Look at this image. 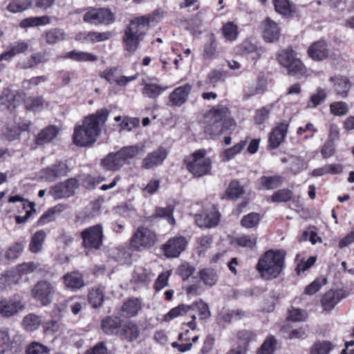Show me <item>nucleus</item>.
Here are the masks:
<instances>
[{
	"instance_id": "nucleus-1",
	"label": "nucleus",
	"mask_w": 354,
	"mask_h": 354,
	"mask_svg": "<svg viewBox=\"0 0 354 354\" xmlns=\"http://www.w3.org/2000/svg\"><path fill=\"white\" fill-rule=\"evenodd\" d=\"M109 114V112L106 109H102L85 118L83 124L74 129V144L80 147H86L93 144L101 132V127L107 120Z\"/></svg>"
},
{
	"instance_id": "nucleus-2",
	"label": "nucleus",
	"mask_w": 354,
	"mask_h": 354,
	"mask_svg": "<svg viewBox=\"0 0 354 354\" xmlns=\"http://www.w3.org/2000/svg\"><path fill=\"white\" fill-rule=\"evenodd\" d=\"M235 126L236 122L230 116L228 108L223 105L214 106L204 117V131L212 138L226 131L233 130Z\"/></svg>"
},
{
	"instance_id": "nucleus-3",
	"label": "nucleus",
	"mask_w": 354,
	"mask_h": 354,
	"mask_svg": "<svg viewBox=\"0 0 354 354\" xmlns=\"http://www.w3.org/2000/svg\"><path fill=\"white\" fill-rule=\"evenodd\" d=\"M196 313H198L200 319H207L211 316L208 304L202 299H199L194 301L190 305L180 304L173 308L165 316V320L168 322L179 316L189 317L191 320L184 322L183 325L187 326L191 330H194L197 326L196 322Z\"/></svg>"
},
{
	"instance_id": "nucleus-4",
	"label": "nucleus",
	"mask_w": 354,
	"mask_h": 354,
	"mask_svg": "<svg viewBox=\"0 0 354 354\" xmlns=\"http://www.w3.org/2000/svg\"><path fill=\"white\" fill-rule=\"evenodd\" d=\"M285 256L283 250H269L259 258L256 268L263 278L276 279L283 270Z\"/></svg>"
},
{
	"instance_id": "nucleus-5",
	"label": "nucleus",
	"mask_w": 354,
	"mask_h": 354,
	"mask_svg": "<svg viewBox=\"0 0 354 354\" xmlns=\"http://www.w3.org/2000/svg\"><path fill=\"white\" fill-rule=\"evenodd\" d=\"M149 19L140 17L132 19L124 30L122 36L123 48L130 54H133L138 48L148 30Z\"/></svg>"
},
{
	"instance_id": "nucleus-6",
	"label": "nucleus",
	"mask_w": 354,
	"mask_h": 354,
	"mask_svg": "<svg viewBox=\"0 0 354 354\" xmlns=\"http://www.w3.org/2000/svg\"><path fill=\"white\" fill-rule=\"evenodd\" d=\"M186 168L195 177H201L207 174L211 169L212 162L206 157V150L200 149L184 160Z\"/></svg>"
},
{
	"instance_id": "nucleus-7",
	"label": "nucleus",
	"mask_w": 354,
	"mask_h": 354,
	"mask_svg": "<svg viewBox=\"0 0 354 354\" xmlns=\"http://www.w3.org/2000/svg\"><path fill=\"white\" fill-rule=\"evenodd\" d=\"M158 241L156 232L145 227H138L131 239V247L136 250H142L153 247Z\"/></svg>"
},
{
	"instance_id": "nucleus-8",
	"label": "nucleus",
	"mask_w": 354,
	"mask_h": 354,
	"mask_svg": "<svg viewBox=\"0 0 354 354\" xmlns=\"http://www.w3.org/2000/svg\"><path fill=\"white\" fill-rule=\"evenodd\" d=\"M114 19V15L110 10L93 7L86 9L83 17L84 22L94 26L109 25Z\"/></svg>"
},
{
	"instance_id": "nucleus-9",
	"label": "nucleus",
	"mask_w": 354,
	"mask_h": 354,
	"mask_svg": "<svg viewBox=\"0 0 354 354\" xmlns=\"http://www.w3.org/2000/svg\"><path fill=\"white\" fill-rule=\"evenodd\" d=\"M70 169L66 161H56L55 163L42 169L39 174V178L46 182H53L58 178L66 176Z\"/></svg>"
},
{
	"instance_id": "nucleus-10",
	"label": "nucleus",
	"mask_w": 354,
	"mask_h": 354,
	"mask_svg": "<svg viewBox=\"0 0 354 354\" xmlns=\"http://www.w3.org/2000/svg\"><path fill=\"white\" fill-rule=\"evenodd\" d=\"M83 245L86 248L99 249L102 245L103 227L97 224L89 227L81 232Z\"/></svg>"
},
{
	"instance_id": "nucleus-11",
	"label": "nucleus",
	"mask_w": 354,
	"mask_h": 354,
	"mask_svg": "<svg viewBox=\"0 0 354 354\" xmlns=\"http://www.w3.org/2000/svg\"><path fill=\"white\" fill-rule=\"evenodd\" d=\"M55 288L50 282L41 280L37 282L32 290V297L42 306H48L53 301Z\"/></svg>"
},
{
	"instance_id": "nucleus-12",
	"label": "nucleus",
	"mask_w": 354,
	"mask_h": 354,
	"mask_svg": "<svg viewBox=\"0 0 354 354\" xmlns=\"http://www.w3.org/2000/svg\"><path fill=\"white\" fill-rule=\"evenodd\" d=\"M187 239L181 235L168 239L162 246L161 250L167 258H176L185 250Z\"/></svg>"
},
{
	"instance_id": "nucleus-13",
	"label": "nucleus",
	"mask_w": 354,
	"mask_h": 354,
	"mask_svg": "<svg viewBox=\"0 0 354 354\" xmlns=\"http://www.w3.org/2000/svg\"><path fill=\"white\" fill-rule=\"evenodd\" d=\"M23 342L22 335L17 331L10 333L8 328L0 329V354H5Z\"/></svg>"
},
{
	"instance_id": "nucleus-14",
	"label": "nucleus",
	"mask_w": 354,
	"mask_h": 354,
	"mask_svg": "<svg viewBox=\"0 0 354 354\" xmlns=\"http://www.w3.org/2000/svg\"><path fill=\"white\" fill-rule=\"evenodd\" d=\"M77 186L78 184L75 179L69 178L53 186L49 194L55 199L69 198L75 194Z\"/></svg>"
},
{
	"instance_id": "nucleus-15",
	"label": "nucleus",
	"mask_w": 354,
	"mask_h": 354,
	"mask_svg": "<svg viewBox=\"0 0 354 354\" xmlns=\"http://www.w3.org/2000/svg\"><path fill=\"white\" fill-rule=\"evenodd\" d=\"M169 151L165 147L160 146L143 158L141 166L145 169H153L163 163Z\"/></svg>"
},
{
	"instance_id": "nucleus-16",
	"label": "nucleus",
	"mask_w": 354,
	"mask_h": 354,
	"mask_svg": "<svg viewBox=\"0 0 354 354\" xmlns=\"http://www.w3.org/2000/svg\"><path fill=\"white\" fill-rule=\"evenodd\" d=\"M291 120H284L277 124L269 136V147L271 149L277 148L285 140Z\"/></svg>"
},
{
	"instance_id": "nucleus-17",
	"label": "nucleus",
	"mask_w": 354,
	"mask_h": 354,
	"mask_svg": "<svg viewBox=\"0 0 354 354\" xmlns=\"http://www.w3.org/2000/svg\"><path fill=\"white\" fill-rule=\"evenodd\" d=\"M192 89V86L188 83L176 88L169 94L167 104L169 106H181L187 101Z\"/></svg>"
},
{
	"instance_id": "nucleus-18",
	"label": "nucleus",
	"mask_w": 354,
	"mask_h": 354,
	"mask_svg": "<svg viewBox=\"0 0 354 354\" xmlns=\"http://www.w3.org/2000/svg\"><path fill=\"white\" fill-rule=\"evenodd\" d=\"M221 214L215 207L196 216V223L200 227L211 228L216 226L220 221Z\"/></svg>"
},
{
	"instance_id": "nucleus-19",
	"label": "nucleus",
	"mask_w": 354,
	"mask_h": 354,
	"mask_svg": "<svg viewBox=\"0 0 354 354\" xmlns=\"http://www.w3.org/2000/svg\"><path fill=\"white\" fill-rule=\"evenodd\" d=\"M346 297V291L342 289L328 291L321 300L323 309L324 310H332L342 299Z\"/></svg>"
},
{
	"instance_id": "nucleus-20",
	"label": "nucleus",
	"mask_w": 354,
	"mask_h": 354,
	"mask_svg": "<svg viewBox=\"0 0 354 354\" xmlns=\"http://www.w3.org/2000/svg\"><path fill=\"white\" fill-rule=\"evenodd\" d=\"M113 34L110 31L104 32L88 31L79 32L75 36V39L83 43H95L108 40L111 38Z\"/></svg>"
},
{
	"instance_id": "nucleus-21",
	"label": "nucleus",
	"mask_w": 354,
	"mask_h": 354,
	"mask_svg": "<svg viewBox=\"0 0 354 354\" xmlns=\"http://www.w3.org/2000/svg\"><path fill=\"white\" fill-rule=\"evenodd\" d=\"M24 305L20 301L15 299H4L0 301V315L10 317L21 311Z\"/></svg>"
},
{
	"instance_id": "nucleus-22",
	"label": "nucleus",
	"mask_w": 354,
	"mask_h": 354,
	"mask_svg": "<svg viewBox=\"0 0 354 354\" xmlns=\"http://www.w3.org/2000/svg\"><path fill=\"white\" fill-rule=\"evenodd\" d=\"M124 165V159L118 151L111 152L101 160V166L107 171H118Z\"/></svg>"
},
{
	"instance_id": "nucleus-23",
	"label": "nucleus",
	"mask_w": 354,
	"mask_h": 354,
	"mask_svg": "<svg viewBox=\"0 0 354 354\" xmlns=\"http://www.w3.org/2000/svg\"><path fill=\"white\" fill-rule=\"evenodd\" d=\"M239 346L232 348L227 354H245L250 342L254 338V335L249 330H241L237 333Z\"/></svg>"
},
{
	"instance_id": "nucleus-24",
	"label": "nucleus",
	"mask_w": 354,
	"mask_h": 354,
	"mask_svg": "<svg viewBox=\"0 0 354 354\" xmlns=\"http://www.w3.org/2000/svg\"><path fill=\"white\" fill-rule=\"evenodd\" d=\"M308 53L313 59L322 61L328 57L329 52L326 41H318L309 47Z\"/></svg>"
},
{
	"instance_id": "nucleus-25",
	"label": "nucleus",
	"mask_w": 354,
	"mask_h": 354,
	"mask_svg": "<svg viewBox=\"0 0 354 354\" xmlns=\"http://www.w3.org/2000/svg\"><path fill=\"white\" fill-rule=\"evenodd\" d=\"M121 319L118 317L109 316L102 319L101 327L107 335H117L119 336L122 326Z\"/></svg>"
},
{
	"instance_id": "nucleus-26",
	"label": "nucleus",
	"mask_w": 354,
	"mask_h": 354,
	"mask_svg": "<svg viewBox=\"0 0 354 354\" xmlns=\"http://www.w3.org/2000/svg\"><path fill=\"white\" fill-rule=\"evenodd\" d=\"M281 161L289 165V170L294 175H297L302 171L306 170L308 166V162L303 158L297 156L283 158Z\"/></svg>"
},
{
	"instance_id": "nucleus-27",
	"label": "nucleus",
	"mask_w": 354,
	"mask_h": 354,
	"mask_svg": "<svg viewBox=\"0 0 354 354\" xmlns=\"http://www.w3.org/2000/svg\"><path fill=\"white\" fill-rule=\"evenodd\" d=\"M62 58L68 59L78 62H94L97 60V56L85 51L73 50L64 53Z\"/></svg>"
},
{
	"instance_id": "nucleus-28",
	"label": "nucleus",
	"mask_w": 354,
	"mask_h": 354,
	"mask_svg": "<svg viewBox=\"0 0 354 354\" xmlns=\"http://www.w3.org/2000/svg\"><path fill=\"white\" fill-rule=\"evenodd\" d=\"M280 35V28L277 23L268 18L264 22L263 36L268 42L277 41Z\"/></svg>"
},
{
	"instance_id": "nucleus-29",
	"label": "nucleus",
	"mask_w": 354,
	"mask_h": 354,
	"mask_svg": "<svg viewBox=\"0 0 354 354\" xmlns=\"http://www.w3.org/2000/svg\"><path fill=\"white\" fill-rule=\"evenodd\" d=\"M63 280L65 286L72 290L80 289L85 285L82 275L78 272L64 274Z\"/></svg>"
},
{
	"instance_id": "nucleus-30",
	"label": "nucleus",
	"mask_w": 354,
	"mask_h": 354,
	"mask_svg": "<svg viewBox=\"0 0 354 354\" xmlns=\"http://www.w3.org/2000/svg\"><path fill=\"white\" fill-rule=\"evenodd\" d=\"M241 53L243 55L248 56L254 61H257L263 53L261 47L250 40L244 41L241 45Z\"/></svg>"
},
{
	"instance_id": "nucleus-31",
	"label": "nucleus",
	"mask_w": 354,
	"mask_h": 354,
	"mask_svg": "<svg viewBox=\"0 0 354 354\" xmlns=\"http://www.w3.org/2000/svg\"><path fill=\"white\" fill-rule=\"evenodd\" d=\"M59 128L55 125H49L42 129L37 136L35 143L43 145L53 140L59 133Z\"/></svg>"
},
{
	"instance_id": "nucleus-32",
	"label": "nucleus",
	"mask_w": 354,
	"mask_h": 354,
	"mask_svg": "<svg viewBox=\"0 0 354 354\" xmlns=\"http://www.w3.org/2000/svg\"><path fill=\"white\" fill-rule=\"evenodd\" d=\"M330 80L334 82V89L337 95L346 97L351 88V83L346 77H330Z\"/></svg>"
},
{
	"instance_id": "nucleus-33",
	"label": "nucleus",
	"mask_w": 354,
	"mask_h": 354,
	"mask_svg": "<svg viewBox=\"0 0 354 354\" xmlns=\"http://www.w3.org/2000/svg\"><path fill=\"white\" fill-rule=\"evenodd\" d=\"M29 123H19L17 126L8 125L2 129V133L5 138L8 140H15L17 139L21 131L28 129Z\"/></svg>"
},
{
	"instance_id": "nucleus-34",
	"label": "nucleus",
	"mask_w": 354,
	"mask_h": 354,
	"mask_svg": "<svg viewBox=\"0 0 354 354\" xmlns=\"http://www.w3.org/2000/svg\"><path fill=\"white\" fill-rule=\"evenodd\" d=\"M284 181V178L281 176H263L259 182L261 188L270 190L280 187Z\"/></svg>"
},
{
	"instance_id": "nucleus-35",
	"label": "nucleus",
	"mask_w": 354,
	"mask_h": 354,
	"mask_svg": "<svg viewBox=\"0 0 354 354\" xmlns=\"http://www.w3.org/2000/svg\"><path fill=\"white\" fill-rule=\"evenodd\" d=\"M276 12L284 17H291L295 12V6L288 0H274Z\"/></svg>"
},
{
	"instance_id": "nucleus-36",
	"label": "nucleus",
	"mask_w": 354,
	"mask_h": 354,
	"mask_svg": "<svg viewBox=\"0 0 354 354\" xmlns=\"http://www.w3.org/2000/svg\"><path fill=\"white\" fill-rule=\"evenodd\" d=\"M46 238V232L41 230L36 232L31 237L29 250L32 253H38L42 250L43 244Z\"/></svg>"
},
{
	"instance_id": "nucleus-37",
	"label": "nucleus",
	"mask_w": 354,
	"mask_h": 354,
	"mask_svg": "<svg viewBox=\"0 0 354 354\" xmlns=\"http://www.w3.org/2000/svg\"><path fill=\"white\" fill-rule=\"evenodd\" d=\"M169 87L153 83H146L142 89V94L149 98L155 99Z\"/></svg>"
},
{
	"instance_id": "nucleus-38",
	"label": "nucleus",
	"mask_w": 354,
	"mask_h": 354,
	"mask_svg": "<svg viewBox=\"0 0 354 354\" xmlns=\"http://www.w3.org/2000/svg\"><path fill=\"white\" fill-rule=\"evenodd\" d=\"M26 245L24 238L20 239L12 244L6 250L5 257L8 260H15L17 259L22 253Z\"/></svg>"
},
{
	"instance_id": "nucleus-39",
	"label": "nucleus",
	"mask_w": 354,
	"mask_h": 354,
	"mask_svg": "<svg viewBox=\"0 0 354 354\" xmlns=\"http://www.w3.org/2000/svg\"><path fill=\"white\" fill-rule=\"evenodd\" d=\"M139 335V330L136 324L133 322H128L122 326L119 336L132 342L137 339Z\"/></svg>"
},
{
	"instance_id": "nucleus-40",
	"label": "nucleus",
	"mask_w": 354,
	"mask_h": 354,
	"mask_svg": "<svg viewBox=\"0 0 354 354\" xmlns=\"http://www.w3.org/2000/svg\"><path fill=\"white\" fill-rule=\"evenodd\" d=\"M104 290L102 286H99L90 290L88 301L93 308H97L102 306L104 299Z\"/></svg>"
},
{
	"instance_id": "nucleus-41",
	"label": "nucleus",
	"mask_w": 354,
	"mask_h": 354,
	"mask_svg": "<svg viewBox=\"0 0 354 354\" xmlns=\"http://www.w3.org/2000/svg\"><path fill=\"white\" fill-rule=\"evenodd\" d=\"M174 207L172 205H168L165 207H158L156 209L154 214L151 216L153 219L160 218L165 219L168 223L174 225L176 223L173 216Z\"/></svg>"
},
{
	"instance_id": "nucleus-42",
	"label": "nucleus",
	"mask_w": 354,
	"mask_h": 354,
	"mask_svg": "<svg viewBox=\"0 0 354 354\" xmlns=\"http://www.w3.org/2000/svg\"><path fill=\"white\" fill-rule=\"evenodd\" d=\"M50 23V19L48 16L30 17L24 19L21 21L19 26L22 28L45 26Z\"/></svg>"
},
{
	"instance_id": "nucleus-43",
	"label": "nucleus",
	"mask_w": 354,
	"mask_h": 354,
	"mask_svg": "<svg viewBox=\"0 0 354 354\" xmlns=\"http://www.w3.org/2000/svg\"><path fill=\"white\" fill-rule=\"evenodd\" d=\"M221 31L227 41H234L238 38L239 28L233 21H227L223 24Z\"/></svg>"
},
{
	"instance_id": "nucleus-44",
	"label": "nucleus",
	"mask_w": 354,
	"mask_h": 354,
	"mask_svg": "<svg viewBox=\"0 0 354 354\" xmlns=\"http://www.w3.org/2000/svg\"><path fill=\"white\" fill-rule=\"evenodd\" d=\"M41 317L32 313L25 316L22 321V325L24 329L28 332H32L37 330L41 325Z\"/></svg>"
},
{
	"instance_id": "nucleus-45",
	"label": "nucleus",
	"mask_w": 354,
	"mask_h": 354,
	"mask_svg": "<svg viewBox=\"0 0 354 354\" xmlns=\"http://www.w3.org/2000/svg\"><path fill=\"white\" fill-rule=\"evenodd\" d=\"M100 211V205L97 202L90 203L84 210L77 215V219L85 222L91 218L94 217Z\"/></svg>"
},
{
	"instance_id": "nucleus-46",
	"label": "nucleus",
	"mask_w": 354,
	"mask_h": 354,
	"mask_svg": "<svg viewBox=\"0 0 354 354\" xmlns=\"http://www.w3.org/2000/svg\"><path fill=\"white\" fill-rule=\"evenodd\" d=\"M32 5V0H12L7 6V10L12 13L24 12Z\"/></svg>"
},
{
	"instance_id": "nucleus-47",
	"label": "nucleus",
	"mask_w": 354,
	"mask_h": 354,
	"mask_svg": "<svg viewBox=\"0 0 354 354\" xmlns=\"http://www.w3.org/2000/svg\"><path fill=\"white\" fill-rule=\"evenodd\" d=\"M247 140H241L240 142L234 145L233 147L226 149L222 153V158L224 161H230L245 147Z\"/></svg>"
},
{
	"instance_id": "nucleus-48",
	"label": "nucleus",
	"mask_w": 354,
	"mask_h": 354,
	"mask_svg": "<svg viewBox=\"0 0 354 354\" xmlns=\"http://www.w3.org/2000/svg\"><path fill=\"white\" fill-rule=\"evenodd\" d=\"M24 104L27 110L39 112L44 109L45 102L41 96L29 97L25 100Z\"/></svg>"
},
{
	"instance_id": "nucleus-49",
	"label": "nucleus",
	"mask_w": 354,
	"mask_h": 354,
	"mask_svg": "<svg viewBox=\"0 0 354 354\" xmlns=\"http://www.w3.org/2000/svg\"><path fill=\"white\" fill-rule=\"evenodd\" d=\"M141 309V301L137 298L129 299L122 306V310L128 316L136 315Z\"/></svg>"
},
{
	"instance_id": "nucleus-50",
	"label": "nucleus",
	"mask_w": 354,
	"mask_h": 354,
	"mask_svg": "<svg viewBox=\"0 0 354 354\" xmlns=\"http://www.w3.org/2000/svg\"><path fill=\"white\" fill-rule=\"evenodd\" d=\"M199 277L201 281L208 286H214L218 280L217 273L212 268H204L200 270Z\"/></svg>"
},
{
	"instance_id": "nucleus-51",
	"label": "nucleus",
	"mask_w": 354,
	"mask_h": 354,
	"mask_svg": "<svg viewBox=\"0 0 354 354\" xmlns=\"http://www.w3.org/2000/svg\"><path fill=\"white\" fill-rule=\"evenodd\" d=\"M17 94L10 90H4L2 95H0V106L4 105L7 109H11L17 106L16 100Z\"/></svg>"
},
{
	"instance_id": "nucleus-52",
	"label": "nucleus",
	"mask_w": 354,
	"mask_h": 354,
	"mask_svg": "<svg viewBox=\"0 0 354 354\" xmlns=\"http://www.w3.org/2000/svg\"><path fill=\"white\" fill-rule=\"evenodd\" d=\"M66 33L61 28H53L46 33V42L50 45L55 44L65 39Z\"/></svg>"
},
{
	"instance_id": "nucleus-53",
	"label": "nucleus",
	"mask_w": 354,
	"mask_h": 354,
	"mask_svg": "<svg viewBox=\"0 0 354 354\" xmlns=\"http://www.w3.org/2000/svg\"><path fill=\"white\" fill-rule=\"evenodd\" d=\"M48 58L45 53H37L31 55L29 59L21 64L23 68H30L39 64L48 62Z\"/></svg>"
},
{
	"instance_id": "nucleus-54",
	"label": "nucleus",
	"mask_w": 354,
	"mask_h": 354,
	"mask_svg": "<svg viewBox=\"0 0 354 354\" xmlns=\"http://www.w3.org/2000/svg\"><path fill=\"white\" fill-rule=\"evenodd\" d=\"M243 193V188L239 185L238 181L234 180L229 185L223 198L234 199L239 198Z\"/></svg>"
},
{
	"instance_id": "nucleus-55",
	"label": "nucleus",
	"mask_w": 354,
	"mask_h": 354,
	"mask_svg": "<svg viewBox=\"0 0 354 354\" xmlns=\"http://www.w3.org/2000/svg\"><path fill=\"white\" fill-rule=\"evenodd\" d=\"M326 91L322 88H319L317 92L310 96V100L307 104V107L314 109L325 102L326 99Z\"/></svg>"
},
{
	"instance_id": "nucleus-56",
	"label": "nucleus",
	"mask_w": 354,
	"mask_h": 354,
	"mask_svg": "<svg viewBox=\"0 0 354 354\" xmlns=\"http://www.w3.org/2000/svg\"><path fill=\"white\" fill-rule=\"evenodd\" d=\"M234 241L239 247L252 250L257 244V236L254 235L243 234L236 237Z\"/></svg>"
},
{
	"instance_id": "nucleus-57",
	"label": "nucleus",
	"mask_w": 354,
	"mask_h": 354,
	"mask_svg": "<svg viewBox=\"0 0 354 354\" xmlns=\"http://www.w3.org/2000/svg\"><path fill=\"white\" fill-rule=\"evenodd\" d=\"M19 277L13 270H9L0 277V289H5L12 284L17 283Z\"/></svg>"
},
{
	"instance_id": "nucleus-58",
	"label": "nucleus",
	"mask_w": 354,
	"mask_h": 354,
	"mask_svg": "<svg viewBox=\"0 0 354 354\" xmlns=\"http://www.w3.org/2000/svg\"><path fill=\"white\" fill-rule=\"evenodd\" d=\"M274 104H267L265 106L256 111L254 122L256 124H262L268 120L269 115L272 110Z\"/></svg>"
},
{
	"instance_id": "nucleus-59",
	"label": "nucleus",
	"mask_w": 354,
	"mask_h": 354,
	"mask_svg": "<svg viewBox=\"0 0 354 354\" xmlns=\"http://www.w3.org/2000/svg\"><path fill=\"white\" fill-rule=\"evenodd\" d=\"M261 221V216L258 213H250L243 217L241 221V225L247 229L256 227Z\"/></svg>"
},
{
	"instance_id": "nucleus-60",
	"label": "nucleus",
	"mask_w": 354,
	"mask_h": 354,
	"mask_svg": "<svg viewBox=\"0 0 354 354\" xmlns=\"http://www.w3.org/2000/svg\"><path fill=\"white\" fill-rule=\"evenodd\" d=\"M50 348L37 342L29 344L25 351V354H49Z\"/></svg>"
},
{
	"instance_id": "nucleus-61",
	"label": "nucleus",
	"mask_w": 354,
	"mask_h": 354,
	"mask_svg": "<svg viewBox=\"0 0 354 354\" xmlns=\"http://www.w3.org/2000/svg\"><path fill=\"white\" fill-rule=\"evenodd\" d=\"M212 241V237L209 235H203L196 239L197 248L200 256L204 254L211 248Z\"/></svg>"
},
{
	"instance_id": "nucleus-62",
	"label": "nucleus",
	"mask_w": 354,
	"mask_h": 354,
	"mask_svg": "<svg viewBox=\"0 0 354 354\" xmlns=\"http://www.w3.org/2000/svg\"><path fill=\"white\" fill-rule=\"evenodd\" d=\"M277 344L275 337L272 335L269 336L259 348L257 354H272Z\"/></svg>"
},
{
	"instance_id": "nucleus-63",
	"label": "nucleus",
	"mask_w": 354,
	"mask_h": 354,
	"mask_svg": "<svg viewBox=\"0 0 354 354\" xmlns=\"http://www.w3.org/2000/svg\"><path fill=\"white\" fill-rule=\"evenodd\" d=\"M292 196V192L288 189H281L275 192L271 201L274 203H284L290 201Z\"/></svg>"
},
{
	"instance_id": "nucleus-64",
	"label": "nucleus",
	"mask_w": 354,
	"mask_h": 354,
	"mask_svg": "<svg viewBox=\"0 0 354 354\" xmlns=\"http://www.w3.org/2000/svg\"><path fill=\"white\" fill-rule=\"evenodd\" d=\"M348 110V105L345 102H335L330 104V113L336 116L344 115Z\"/></svg>"
}]
</instances>
